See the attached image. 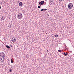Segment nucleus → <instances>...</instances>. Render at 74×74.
Masks as SVG:
<instances>
[{"instance_id":"10","label":"nucleus","mask_w":74,"mask_h":74,"mask_svg":"<svg viewBox=\"0 0 74 74\" xmlns=\"http://www.w3.org/2000/svg\"><path fill=\"white\" fill-rule=\"evenodd\" d=\"M8 27L9 28H11L12 27V25L11 24H9Z\"/></svg>"},{"instance_id":"3","label":"nucleus","mask_w":74,"mask_h":74,"mask_svg":"<svg viewBox=\"0 0 74 74\" xmlns=\"http://www.w3.org/2000/svg\"><path fill=\"white\" fill-rule=\"evenodd\" d=\"M45 3V2L44 1H42L40 2H39V4H40V5H44V3Z\"/></svg>"},{"instance_id":"11","label":"nucleus","mask_w":74,"mask_h":74,"mask_svg":"<svg viewBox=\"0 0 74 74\" xmlns=\"http://www.w3.org/2000/svg\"><path fill=\"white\" fill-rule=\"evenodd\" d=\"M6 48H7L8 49H10V47L8 45H6Z\"/></svg>"},{"instance_id":"9","label":"nucleus","mask_w":74,"mask_h":74,"mask_svg":"<svg viewBox=\"0 0 74 74\" xmlns=\"http://www.w3.org/2000/svg\"><path fill=\"white\" fill-rule=\"evenodd\" d=\"M47 9H42L40 11H47Z\"/></svg>"},{"instance_id":"8","label":"nucleus","mask_w":74,"mask_h":74,"mask_svg":"<svg viewBox=\"0 0 74 74\" xmlns=\"http://www.w3.org/2000/svg\"><path fill=\"white\" fill-rule=\"evenodd\" d=\"M22 5H23V3L22 2H20L19 3V5L20 7H21V6H22Z\"/></svg>"},{"instance_id":"17","label":"nucleus","mask_w":74,"mask_h":74,"mask_svg":"<svg viewBox=\"0 0 74 74\" xmlns=\"http://www.w3.org/2000/svg\"><path fill=\"white\" fill-rule=\"evenodd\" d=\"M38 8H41V6H38Z\"/></svg>"},{"instance_id":"16","label":"nucleus","mask_w":74,"mask_h":74,"mask_svg":"<svg viewBox=\"0 0 74 74\" xmlns=\"http://www.w3.org/2000/svg\"><path fill=\"white\" fill-rule=\"evenodd\" d=\"M10 72H12V69H10Z\"/></svg>"},{"instance_id":"18","label":"nucleus","mask_w":74,"mask_h":74,"mask_svg":"<svg viewBox=\"0 0 74 74\" xmlns=\"http://www.w3.org/2000/svg\"><path fill=\"white\" fill-rule=\"evenodd\" d=\"M47 16H49V15L48 14V13H47Z\"/></svg>"},{"instance_id":"2","label":"nucleus","mask_w":74,"mask_h":74,"mask_svg":"<svg viewBox=\"0 0 74 74\" xmlns=\"http://www.w3.org/2000/svg\"><path fill=\"white\" fill-rule=\"evenodd\" d=\"M73 5L71 3L69 4L68 6V7L69 9H71L73 8Z\"/></svg>"},{"instance_id":"12","label":"nucleus","mask_w":74,"mask_h":74,"mask_svg":"<svg viewBox=\"0 0 74 74\" xmlns=\"http://www.w3.org/2000/svg\"><path fill=\"white\" fill-rule=\"evenodd\" d=\"M67 55H68V53H64V56H67Z\"/></svg>"},{"instance_id":"24","label":"nucleus","mask_w":74,"mask_h":74,"mask_svg":"<svg viewBox=\"0 0 74 74\" xmlns=\"http://www.w3.org/2000/svg\"><path fill=\"white\" fill-rule=\"evenodd\" d=\"M59 0V1H60H60H61V0Z\"/></svg>"},{"instance_id":"1","label":"nucleus","mask_w":74,"mask_h":74,"mask_svg":"<svg viewBox=\"0 0 74 74\" xmlns=\"http://www.w3.org/2000/svg\"><path fill=\"white\" fill-rule=\"evenodd\" d=\"M17 17L18 19H22V14L21 13H19L17 15Z\"/></svg>"},{"instance_id":"27","label":"nucleus","mask_w":74,"mask_h":74,"mask_svg":"<svg viewBox=\"0 0 74 74\" xmlns=\"http://www.w3.org/2000/svg\"><path fill=\"white\" fill-rule=\"evenodd\" d=\"M48 50H47V52H48Z\"/></svg>"},{"instance_id":"26","label":"nucleus","mask_w":74,"mask_h":74,"mask_svg":"<svg viewBox=\"0 0 74 74\" xmlns=\"http://www.w3.org/2000/svg\"><path fill=\"white\" fill-rule=\"evenodd\" d=\"M63 1V0H61V1Z\"/></svg>"},{"instance_id":"6","label":"nucleus","mask_w":74,"mask_h":74,"mask_svg":"<svg viewBox=\"0 0 74 74\" xmlns=\"http://www.w3.org/2000/svg\"><path fill=\"white\" fill-rule=\"evenodd\" d=\"M12 41L14 42H15L16 41V39H15V38L14 37L12 38Z\"/></svg>"},{"instance_id":"28","label":"nucleus","mask_w":74,"mask_h":74,"mask_svg":"<svg viewBox=\"0 0 74 74\" xmlns=\"http://www.w3.org/2000/svg\"><path fill=\"white\" fill-rule=\"evenodd\" d=\"M64 0H63V1H64Z\"/></svg>"},{"instance_id":"14","label":"nucleus","mask_w":74,"mask_h":74,"mask_svg":"<svg viewBox=\"0 0 74 74\" xmlns=\"http://www.w3.org/2000/svg\"><path fill=\"white\" fill-rule=\"evenodd\" d=\"M11 62L12 63H14V62H13V61L12 59H11Z\"/></svg>"},{"instance_id":"23","label":"nucleus","mask_w":74,"mask_h":74,"mask_svg":"<svg viewBox=\"0 0 74 74\" xmlns=\"http://www.w3.org/2000/svg\"><path fill=\"white\" fill-rule=\"evenodd\" d=\"M50 3H51V4H52V2H50Z\"/></svg>"},{"instance_id":"13","label":"nucleus","mask_w":74,"mask_h":74,"mask_svg":"<svg viewBox=\"0 0 74 74\" xmlns=\"http://www.w3.org/2000/svg\"><path fill=\"white\" fill-rule=\"evenodd\" d=\"M54 36V37H58V35H56Z\"/></svg>"},{"instance_id":"4","label":"nucleus","mask_w":74,"mask_h":74,"mask_svg":"<svg viewBox=\"0 0 74 74\" xmlns=\"http://www.w3.org/2000/svg\"><path fill=\"white\" fill-rule=\"evenodd\" d=\"M3 53V54H1L0 55V57L1 58H3V57L4 58L5 57V54H4V53Z\"/></svg>"},{"instance_id":"5","label":"nucleus","mask_w":74,"mask_h":74,"mask_svg":"<svg viewBox=\"0 0 74 74\" xmlns=\"http://www.w3.org/2000/svg\"><path fill=\"white\" fill-rule=\"evenodd\" d=\"M4 59H5V58L4 57H3V58H2L0 60V61L1 62H4Z\"/></svg>"},{"instance_id":"15","label":"nucleus","mask_w":74,"mask_h":74,"mask_svg":"<svg viewBox=\"0 0 74 74\" xmlns=\"http://www.w3.org/2000/svg\"><path fill=\"white\" fill-rule=\"evenodd\" d=\"M58 51L59 52H61L62 50H59Z\"/></svg>"},{"instance_id":"25","label":"nucleus","mask_w":74,"mask_h":74,"mask_svg":"<svg viewBox=\"0 0 74 74\" xmlns=\"http://www.w3.org/2000/svg\"><path fill=\"white\" fill-rule=\"evenodd\" d=\"M1 9V6H0V9Z\"/></svg>"},{"instance_id":"22","label":"nucleus","mask_w":74,"mask_h":74,"mask_svg":"<svg viewBox=\"0 0 74 74\" xmlns=\"http://www.w3.org/2000/svg\"><path fill=\"white\" fill-rule=\"evenodd\" d=\"M10 47H12V45H11Z\"/></svg>"},{"instance_id":"20","label":"nucleus","mask_w":74,"mask_h":74,"mask_svg":"<svg viewBox=\"0 0 74 74\" xmlns=\"http://www.w3.org/2000/svg\"><path fill=\"white\" fill-rule=\"evenodd\" d=\"M2 53H4L2 52V53H0V54H2Z\"/></svg>"},{"instance_id":"7","label":"nucleus","mask_w":74,"mask_h":74,"mask_svg":"<svg viewBox=\"0 0 74 74\" xmlns=\"http://www.w3.org/2000/svg\"><path fill=\"white\" fill-rule=\"evenodd\" d=\"M5 17H3V16L1 17V21L4 20V19H5Z\"/></svg>"},{"instance_id":"21","label":"nucleus","mask_w":74,"mask_h":74,"mask_svg":"<svg viewBox=\"0 0 74 74\" xmlns=\"http://www.w3.org/2000/svg\"><path fill=\"white\" fill-rule=\"evenodd\" d=\"M2 58H3L1 57H0V60Z\"/></svg>"},{"instance_id":"19","label":"nucleus","mask_w":74,"mask_h":74,"mask_svg":"<svg viewBox=\"0 0 74 74\" xmlns=\"http://www.w3.org/2000/svg\"><path fill=\"white\" fill-rule=\"evenodd\" d=\"M50 2H53V0H50Z\"/></svg>"}]
</instances>
